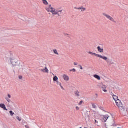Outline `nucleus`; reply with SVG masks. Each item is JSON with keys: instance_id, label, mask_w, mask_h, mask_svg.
I'll list each match as a JSON object with an SVG mask.
<instances>
[{"instance_id": "nucleus-39", "label": "nucleus", "mask_w": 128, "mask_h": 128, "mask_svg": "<svg viewBox=\"0 0 128 128\" xmlns=\"http://www.w3.org/2000/svg\"><path fill=\"white\" fill-rule=\"evenodd\" d=\"M76 109L77 110H80V108H78V106H76Z\"/></svg>"}, {"instance_id": "nucleus-18", "label": "nucleus", "mask_w": 128, "mask_h": 128, "mask_svg": "<svg viewBox=\"0 0 128 128\" xmlns=\"http://www.w3.org/2000/svg\"><path fill=\"white\" fill-rule=\"evenodd\" d=\"M28 17L26 16H24V19H22V20H24V22H28Z\"/></svg>"}, {"instance_id": "nucleus-6", "label": "nucleus", "mask_w": 128, "mask_h": 128, "mask_svg": "<svg viewBox=\"0 0 128 128\" xmlns=\"http://www.w3.org/2000/svg\"><path fill=\"white\" fill-rule=\"evenodd\" d=\"M50 12H52L53 16H56L57 14H58V10H56L55 8L53 9L52 10H51Z\"/></svg>"}, {"instance_id": "nucleus-32", "label": "nucleus", "mask_w": 128, "mask_h": 128, "mask_svg": "<svg viewBox=\"0 0 128 128\" xmlns=\"http://www.w3.org/2000/svg\"><path fill=\"white\" fill-rule=\"evenodd\" d=\"M65 36H68V38H70V34H64Z\"/></svg>"}, {"instance_id": "nucleus-1", "label": "nucleus", "mask_w": 128, "mask_h": 128, "mask_svg": "<svg viewBox=\"0 0 128 128\" xmlns=\"http://www.w3.org/2000/svg\"><path fill=\"white\" fill-rule=\"evenodd\" d=\"M112 96L113 99L116 102L117 106H118L122 112H124L126 108H124V106L122 103V101L118 100V97L116 95L112 94Z\"/></svg>"}, {"instance_id": "nucleus-25", "label": "nucleus", "mask_w": 128, "mask_h": 128, "mask_svg": "<svg viewBox=\"0 0 128 128\" xmlns=\"http://www.w3.org/2000/svg\"><path fill=\"white\" fill-rule=\"evenodd\" d=\"M92 106L93 108H96V104H92Z\"/></svg>"}, {"instance_id": "nucleus-43", "label": "nucleus", "mask_w": 128, "mask_h": 128, "mask_svg": "<svg viewBox=\"0 0 128 128\" xmlns=\"http://www.w3.org/2000/svg\"><path fill=\"white\" fill-rule=\"evenodd\" d=\"M74 66H78V63L74 62Z\"/></svg>"}, {"instance_id": "nucleus-37", "label": "nucleus", "mask_w": 128, "mask_h": 128, "mask_svg": "<svg viewBox=\"0 0 128 128\" xmlns=\"http://www.w3.org/2000/svg\"><path fill=\"white\" fill-rule=\"evenodd\" d=\"M19 80H22V76H19Z\"/></svg>"}, {"instance_id": "nucleus-22", "label": "nucleus", "mask_w": 128, "mask_h": 128, "mask_svg": "<svg viewBox=\"0 0 128 128\" xmlns=\"http://www.w3.org/2000/svg\"><path fill=\"white\" fill-rule=\"evenodd\" d=\"M70 72H76V70L75 68H73L72 70H70Z\"/></svg>"}, {"instance_id": "nucleus-35", "label": "nucleus", "mask_w": 128, "mask_h": 128, "mask_svg": "<svg viewBox=\"0 0 128 128\" xmlns=\"http://www.w3.org/2000/svg\"><path fill=\"white\" fill-rule=\"evenodd\" d=\"M8 98H12V96H10V94H8Z\"/></svg>"}, {"instance_id": "nucleus-17", "label": "nucleus", "mask_w": 128, "mask_h": 128, "mask_svg": "<svg viewBox=\"0 0 128 128\" xmlns=\"http://www.w3.org/2000/svg\"><path fill=\"white\" fill-rule=\"evenodd\" d=\"M54 82H58V78L57 77V76H55L54 77Z\"/></svg>"}, {"instance_id": "nucleus-16", "label": "nucleus", "mask_w": 128, "mask_h": 128, "mask_svg": "<svg viewBox=\"0 0 128 128\" xmlns=\"http://www.w3.org/2000/svg\"><path fill=\"white\" fill-rule=\"evenodd\" d=\"M42 2L45 6H48V2L46 0H42Z\"/></svg>"}, {"instance_id": "nucleus-29", "label": "nucleus", "mask_w": 128, "mask_h": 128, "mask_svg": "<svg viewBox=\"0 0 128 128\" xmlns=\"http://www.w3.org/2000/svg\"><path fill=\"white\" fill-rule=\"evenodd\" d=\"M96 98L94 100H96V98H98V94H96Z\"/></svg>"}, {"instance_id": "nucleus-5", "label": "nucleus", "mask_w": 128, "mask_h": 128, "mask_svg": "<svg viewBox=\"0 0 128 128\" xmlns=\"http://www.w3.org/2000/svg\"><path fill=\"white\" fill-rule=\"evenodd\" d=\"M103 16H106V18H108V20H111V22H114L115 24L116 23V22L114 20V18H112V16H110L109 15H108L104 13L103 14Z\"/></svg>"}, {"instance_id": "nucleus-20", "label": "nucleus", "mask_w": 128, "mask_h": 128, "mask_svg": "<svg viewBox=\"0 0 128 128\" xmlns=\"http://www.w3.org/2000/svg\"><path fill=\"white\" fill-rule=\"evenodd\" d=\"M101 88H102V90H106V86H104V85H102L101 86Z\"/></svg>"}, {"instance_id": "nucleus-19", "label": "nucleus", "mask_w": 128, "mask_h": 128, "mask_svg": "<svg viewBox=\"0 0 128 128\" xmlns=\"http://www.w3.org/2000/svg\"><path fill=\"white\" fill-rule=\"evenodd\" d=\"M54 54H57L58 56L60 55V54H58V50H54Z\"/></svg>"}, {"instance_id": "nucleus-24", "label": "nucleus", "mask_w": 128, "mask_h": 128, "mask_svg": "<svg viewBox=\"0 0 128 128\" xmlns=\"http://www.w3.org/2000/svg\"><path fill=\"white\" fill-rule=\"evenodd\" d=\"M74 9H75V10H82V8H76V7H75V8H74Z\"/></svg>"}, {"instance_id": "nucleus-21", "label": "nucleus", "mask_w": 128, "mask_h": 128, "mask_svg": "<svg viewBox=\"0 0 128 128\" xmlns=\"http://www.w3.org/2000/svg\"><path fill=\"white\" fill-rule=\"evenodd\" d=\"M10 116H13L14 114V112H12V110L10 111Z\"/></svg>"}, {"instance_id": "nucleus-8", "label": "nucleus", "mask_w": 128, "mask_h": 128, "mask_svg": "<svg viewBox=\"0 0 128 128\" xmlns=\"http://www.w3.org/2000/svg\"><path fill=\"white\" fill-rule=\"evenodd\" d=\"M0 108H2L4 110H8V108H6V106L4 104H0Z\"/></svg>"}, {"instance_id": "nucleus-26", "label": "nucleus", "mask_w": 128, "mask_h": 128, "mask_svg": "<svg viewBox=\"0 0 128 128\" xmlns=\"http://www.w3.org/2000/svg\"><path fill=\"white\" fill-rule=\"evenodd\" d=\"M60 86L61 88L63 90H64V88L62 86V84H60Z\"/></svg>"}, {"instance_id": "nucleus-42", "label": "nucleus", "mask_w": 128, "mask_h": 128, "mask_svg": "<svg viewBox=\"0 0 128 128\" xmlns=\"http://www.w3.org/2000/svg\"><path fill=\"white\" fill-rule=\"evenodd\" d=\"M57 16H60V13L58 12V14H56Z\"/></svg>"}, {"instance_id": "nucleus-13", "label": "nucleus", "mask_w": 128, "mask_h": 128, "mask_svg": "<svg viewBox=\"0 0 128 128\" xmlns=\"http://www.w3.org/2000/svg\"><path fill=\"white\" fill-rule=\"evenodd\" d=\"M108 118H110V116L108 115L104 116V121L105 122H106V120H108Z\"/></svg>"}, {"instance_id": "nucleus-45", "label": "nucleus", "mask_w": 128, "mask_h": 128, "mask_svg": "<svg viewBox=\"0 0 128 128\" xmlns=\"http://www.w3.org/2000/svg\"><path fill=\"white\" fill-rule=\"evenodd\" d=\"M111 94L112 95V96H114V94L112 93V92H111Z\"/></svg>"}, {"instance_id": "nucleus-30", "label": "nucleus", "mask_w": 128, "mask_h": 128, "mask_svg": "<svg viewBox=\"0 0 128 128\" xmlns=\"http://www.w3.org/2000/svg\"><path fill=\"white\" fill-rule=\"evenodd\" d=\"M83 102H84V101L83 100H81L80 102L79 103V106H82V104Z\"/></svg>"}, {"instance_id": "nucleus-9", "label": "nucleus", "mask_w": 128, "mask_h": 128, "mask_svg": "<svg viewBox=\"0 0 128 128\" xmlns=\"http://www.w3.org/2000/svg\"><path fill=\"white\" fill-rule=\"evenodd\" d=\"M40 72H46V74H48V68H45L44 69L40 70Z\"/></svg>"}, {"instance_id": "nucleus-4", "label": "nucleus", "mask_w": 128, "mask_h": 128, "mask_svg": "<svg viewBox=\"0 0 128 128\" xmlns=\"http://www.w3.org/2000/svg\"><path fill=\"white\" fill-rule=\"evenodd\" d=\"M90 112L88 111L84 112V116H85V120L86 121L90 122Z\"/></svg>"}, {"instance_id": "nucleus-47", "label": "nucleus", "mask_w": 128, "mask_h": 128, "mask_svg": "<svg viewBox=\"0 0 128 128\" xmlns=\"http://www.w3.org/2000/svg\"><path fill=\"white\" fill-rule=\"evenodd\" d=\"M53 76H54V74H53Z\"/></svg>"}, {"instance_id": "nucleus-14", "label": "nucleus", "mask_w": 128, "mask_h": 128, "mask_svg": "<svg viewBox=\"0 0 128 128\" xmlns=\"http://www.w3.org/2000/svg\"><path fill=\"white\" fill-rule=\"evenodd\" d=\"M94 78H96V80H100V76L98 74L94 75Z\"/></svg>"}, {"instance_id": "nucleus-31", "label": "nucleus", "mask_w": 128, "mask_h": 128, "mask_svg": "<svg viewBox=\"0 0 128 128\" xmlns=\"http://www.w3.org/2000/svg\"><path fill=\"white\" fill-rule=\"evenodd\" d=\"M114 124H112V126H116V122H114Z\"/></svg>"}, {"instance_id": "nucleus-33", "label": "nucleus", "mask_w": 128, "mask_h": 128, "mask_svg": "<svg viewBox=\"0 0 128 128\" xmlns=\"http://www.w3.org/2000/svg\"><path fill=\"white\" fill-rule=\"evenodd\" d=\"M79 66L80 67V70H84V68H82V66L80 65Z\"/></svg>"}, {"instance_id": "nucleus-28", "label": "nucleus", "mask_w": 128, "mask_h": 128, "mask_svg": "<svg viewBox=\"0 0 128 128\" xmlns=\"http://www.w3.org/2000/svg\"><path fill=\"white\" fill-rule=\"evenodd\" d=\"M81 10H82V12L86 10V8H82V9H81Z\"/></svg>"}, {"instance_id": "nucleus-10", "label": "nucleus", "mask_w": 128, "mask_h": 128, "mask_svg": "<svg viewBox=\"0 0 128 128\" xmlns=\"http://www.w3.org/2000/svg\"><path fill=\"white\" fill-rule=\"evenodd\" d=\"M63 78H64V80H66V82H68L70 80V78L66 74L64 75Z\"/></svg>"}, {"instance_id": "nucleus-44", "label": "nucleus", "mask_w": 128, "mask_h": 128, "mask_svg": "<svg viewBox=\"0 0 128 128\" xmlns=\"http://www.w3.org/2000/svg\"><path fill=\"white\" fill-rule=\"evenodd\" d=\"M25 128H30V127L28 126H25Z\"/></svg>"}, {"instance_id": "nucleus-2", "label": "nucleus", "mask_w": 128, "mask_h": 128, "mask_svg": "<svg viewBox=\"0 0 128 128\" xmlns=\"http://www.w3.org/2000/svg\"><path fill=\"white\" fill-rule=\"evenodd\" d=\"M10 61L11 62V64H12L13 66H18V68L19 70H20V64H18V60L14 58H10Z\"/></svg>"}, {"instance_id": "nucleus-23", "label": "nucleus", "mask_w": 128, "mask_h": 128, "mask_svg": "<svg viewBox=\"0 0 128 128\" xmlns=\"http://www.w3.org/2000/svg\"><path fill=\"white\" fill-rule=\"evenodd\" d=\"M16 120H19V122H22V119H20V118L18 116H16Z\"/></svg>"}, {"instance_id": "nucleus-38", "label": "nucleus", "mask_w": 128, "mask_h": 128, "mask_svg": "<svg viewBox=\"0 0 128 128\" xmlns=\"http://www.w3.org/2000/svg\"><path fill=\"white\" fill-rule=\"evenodd\" d=\"M56 82L57 83V84H58V86H60V84H62V83L58 82V81Z\"/></svg>"}, {"instance_id": "nucleus-12", "label": "nucleus", "mask_w": 128, "mask_h": 128, "mask_svg": "<svg viewBox=\"0 0 128 128\" xmlns=\"http://www.w3.org/2000/svg\"><path fill=\"white\" fill-rule=\"evenodd\" d=\"M97 48L99 52H100L101 54H102L104 52V48H100V46H98Z\"/></svg>"}, {"instance_id": "nucleus-41", "label": "nucleus", "mask_w": 128, "mask_h": 128, "mask_svg": "<svg viewBox=\"0 0 128 128\" xmlns=\"http://www.w3.org/2000/svg\"><path fill=\"white\" fill-rule=\"evenodd\" d=\"M100 110H104V108L100 107Z\"/></svg>"}, {"instance_id": "nucleus-15", "label": "nucleus", "mask_w": 128, "mask_h": 128, "mask_svg": "<svg viewBox=\"0 0 128 128\" xmlns=\"http://www.w3.org/2000/svg\"><path fill=\"white\" fill-rule=\"evenodd\" d=\"M74 94L76 96H78V98L80 97V92L78 90L75 91Z\"/></svg>"}, {"instance_id": "nucleus-3", "label": "nucleus", "mask_w": 128, "mask_h": 128, "mask_svg": "<svg viewBox=\"0 0 128 128\" xmlns=\"http://www.w3.org/2000/svg\"><path fill=\"white\" fill-rule=\"evenodd\" d=\"M88 54H92V56H96L97 58H102V60H108V57H106V56H102L98 54H96V53H93L92 52H88Z\"/></svg>"}, {"instance_id": "nucleus-7", "label": "nucleus", "mask_w": 128, "mask_h": 128, "mask_svg": "<svg viewBox=\"0 0 128 128\" xmlns=\"http://www.w3.org/2000/svg\"><path fill=\"white\" fill-rule=\"evenodd\" d=\"M54 9V8L52 7V4L49 5L48 8H46V10H47V12H50L51 10H52Z\"/></svg>"}, {"instance_id": "nucleus-36", "label": "nucleus", "mask_w": 128, "mask_h": 128, "mask_svg": "<svg viewBox=\"0 0 128 128\" xmlns=\"http://www.w3.org/2000/svg\"><path fill=\"white\" fill-rule=\"evenodd\" d=\"M58 13H60V12L62 13V10H58Z\"/></svg>"}, {"instance_id": "nucleus-11", "label": "nucleus", "mask_w": 128, "mask_h": 128, "mask_svg": "<svg viewBox=\"0 0 128 128\" xmlns=\"http://www.w3.org/2000/svg\"><path fill=\"white\" fill-rule=\"evenodd\" d=\"M107 64H110V66H112V64H115L114 62H112V61H110V60H108V58L107 60H105Z\"/></svg>"}, {"instance_id": "nucleus-34", "label": "nucleus", "mask_w": 128, "mask_h": 128, "mask_svg": "<svg viewBox=\"0 0 128 128\" xmlns=\"http://www.w3.org/2000/svg\"><path fill=\"white\" fill-rule=\"evenodd\" d=\"M102 90L104 92H108V91L106 89H103Z\"/></svg>"}, {"instance_id": "nucleus-40", "label": "nucleus", "mask_w": 128, "mask_h": 128, "mask_svg": "<svg viewBox=\"0 0 128 128\" xmlns=\"http://www.w3.org/2000/svg\"><path fill=\"white\" fill-rule=\"evenodd\" d=\"M95 122V124H98V120H94Z\"/></svg>"}, {"instance_id": "nucleus-27", "label": "nucleus", "mask_w": 128, "mask_h": 128, "mask_svg": "<svg viewBox=\"0 0 128 128\" xmlns=\"http://www.w3.org/2000/svg\"><path fill=\"white\" fill-rule=\"evenodd\" d=\"M6 100H7L8 102H10V100L8 98H6Z\"/></svg>"}, {"instance_id": "nucleus-46", "label": "nucleus", "mask_w": 128, "mask_h": 128, "mask_svg": "<svg viewBox=\"0 0 128 128\" xmlns=\"http://www.w3.org/2000/svg\"><path fill=\"white\" fill-rule=\"evenodd\" d=\"M49 14H50V13H49Z\"/></svg>"}]
</instances>
